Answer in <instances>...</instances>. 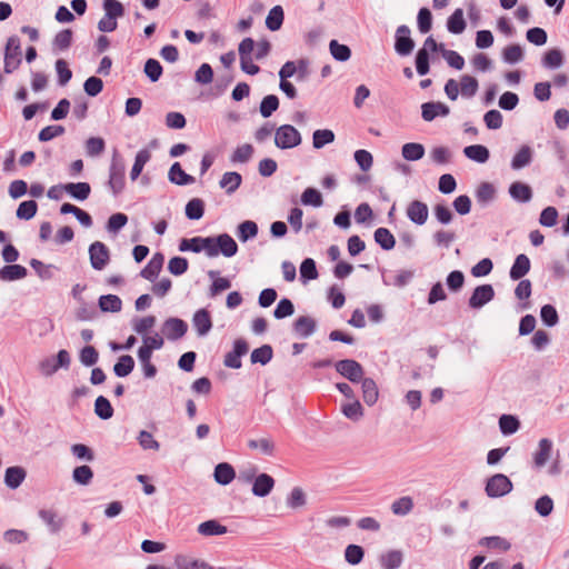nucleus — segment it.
<instances>
[{"instance_id": "obj_13", "label": "nucleus", "mask_w": 569, "mask_h": 569, "mask_svg": "<svg viewBox=\"0 0 569 569\" xmlns=\"http://www.w3.org/2000/svg\"><path fill=\"white\" fill-rule=\"evenodd\" d=\"M428 207L419 200L411 201L407 207V217L416 224L422 226L428 219Z\"/></svg>"}, {"instance_id": "obj_1", "label": "nucleus", "mask_w": 569, "mask_h": 569, "mask_svg": "<svg viewBox=\"0 0 569 569\" xmlns=\"http://www.w3.org/2000/svg\"><path fill=\"white\" fill-rule=\"evenodd\" d=\"M107 186L114 197L119 196L126 187V163L117 151L110 161Z\"/></svg>"}, {"instance_id": "obj_37", "label": "nucleus", "mask_w": 569, "mask_h": 569, "mask_svg": "<svg viewBox=\"0 0 569 569\" xmlns=\"http://www.w3.org/2000/svg\"><path fill=\"white\" fill-rule=\"evenodd\" d=\"M379 561L383 569H397L402 563V552L389 550L380 556Z\"/></svg>"}, {"instance_id": "obj_21", "label": "nucleus", "mask_w": 569, "mask_h": 569, "mask_svg": "<svg viewBox=\"0 0 569 569\" xmlns=\"http://www.w3.org/2000/svg\"><path fill=\"white\" fill-rule=\"evenodd\" d=\"M317 322L309 316H301L293 323L295 332L301 338H308L316 331Z\"/></svg>"}, {"instance_id": "obj_50", "label": "nucleus", "mask_w": 569, "mask_h": 569, "mask_svg": "<svg viewBox=\"0 0 569 569\" xmlns=\"http://www.w3.org/2000/svg\"><path fill=\"white\" fill-rule=\"evenodd\" d=\"M30 266L36 271V273L39 276L42 280H50L54 276V270H57V267L53 264H46L42 261L38 259H31Z\"/></svg>"}, {"instance_id": "obj_15", "label": "nucleus", "mask_w": 569, "mask_h": 569, "mask_svg": "<svg viewBox=\"0 0 569 569\" xmlns=\"http://www.w3.org/2000/svg\"><path fill=\"white\" fill-rule=\"evenodd\" d=\"M274 487V479L268 473L258 475L252 482V493L256 497H267Z\"/></svg>"}, {"instance_id": "obj_10", "label": "nucleus", "mask_w": 569, "mask_h": 569, "mask_svg": "<svg viewBox=\"0 0 569 569\" xmlns=\"http://www.w3.org/2000/svg\"><path fill=\"white\" fill-rule=\"evenodd\" d=\"M248 350L249 347L244 339H236L233 342V349L224 356L223 365L232 369L241 368V357L244 356Z\"/></svg>"}, {"instance_id": "obj_19", "label": "nucleus", "mask_w": 569, "mask_h": 569, "mask_svg": "<svg viewBox=\"0 0 569 569\" xmlns=\"http://www.w3.org/2000/svg\"><path fill=\"white\" fill-rule=\"evenodd\" d=\"M510 197L521 203H527L532 199V189L529 184L516 181L509 187Z\"/></svg>"}, {"instance_id": "obj_40", "label": "nucleus", "mask_w": 569, "mask_h": 569, "mask_svg": "<svg viewBox=\"0 0 569 569\" xmlns=\"http://www.w3.org/2000/svg\"><path fill=\"white\" fill-rule=\"evenodd\" d=\"M375 241L383 249L391 250L396 246V239L393 234L383 227L378 228L375 233Z\"/></svg>"}, {"instance_id": "obj_60", "label": "nucleus", "mask_w": 569, "mask_h": 569, "mask_svg": "<svg viewBox=\"0 0 569 569\" xmlns=\"http://www.w3.org/2000/svg\"><path fill=\"white\" fill-rule=\"evenodd\" d=\"M502 59L505 62L513 64L523 59V51L519 44H510L502 51Z\"/></svg>"}, {"instance_id": "obj_3", "label": "nucleus", "mask_w": 569, "mask_h": 569, "mask_svg": "<svg viewBox=\"0 0 569 569\" xmlns=\"http://www.w3.org/2000/svg\"><path fill=\"white\" fill-rule=\"evenodd\" d=\"M302 141L300 132L291 124H282L274 131V144L279 149H292Z\"/></svg>"}, {"instance_id": "obj_32", "label": "nucleus", "mask_w": 569, "mask_h": 569, "mask_svg": "<svg viewBox=\"0 0 569 569\" xmlns=\"http://www.w3.org/2000/svg\"><path fill=\"white\" fill-rule=\"evenodd\" d=\"M26 471L21 467H9L4 473V482L7 487L17 489L24 480Z\"/></svg>"}, {"instance_id": "obj_43", "label": "nucleus", "mask_w": 569, "mask_h": 569, "mask_svg": "<svg viewBox=\"0 0 569 569\" xmlns=\"http://www.w3.org/2000/svg\"><path fill=\"white\" fill-rule=\"evenodd\" d=\"M99 308L103 312H119L122 309V301L116 295H104L99 298Z\"/></svg>"}, {"instance_id": "obj_8", "label": "nucleus", "mask_w": 569, "mask_h": 569, "mask_svg": "<svg viewBox=\"0 0 569 569\" xmlns=\"http://www.w3.org/2000/svg\"><path fill=\"white\" fill-rule=\"evenodd\" d=\"M188 331V325L180 318H168L162 325V333L170 341L181 339Z\"/></svg>"}, {"instance_id": "obj_41", "label": "nucleus", "mask_w": 569, "mask_h": 569, "mask_svg": "<svg viewBox=\"0 0 569 569\" xmlns=\"http://www.w3.org/2000/svg\"><path fill=\"white\" fill-rule=\"evenodd\" d=\"M401 154L408 161H417L425 156V147L418 142H408L402 146Z\"/></svg>"}, {"instance_id": "obj_55", "label": "nucleus", "mask_w": 569, "mask_h": 569, "mask_svg": "<svg viewBox=\"0 0 569 569\" xmlns=\"http://www.w3.org/2000/svg\"><path fill=\"white\" fill-rule=\"evenodd\" d=\"M248 447L252 450H259L266 456H272L274 452V442L270 438L250 439Z\"/></svg>"}, {"instance_id": "obj_7", "label": "nucleus", "mask_w": 569, "mask_h": 569, "mask_svg": "<svg viewBox=\"0 0 569 569\" xmlns=\"http://www.w3.org/2000/svg\"><path fill=\"white\" fill-rule=\"evenodd\" d=\"M337 372L351 382H359L363 378L362 366L352 359L339 360L335 363Z\"/></svg>"}, {"instance_id": "obj_38", "label": "nucleus", "mask_w": 569, "mask_h": 569, "mask_svg": "<svg viewBox=\"0 0 569 569\" xmlns=\"http://www.w3.org/2000/svg\"><path fill=\"white\" fill-rule=\"evenodd\" d=\"M565 62L563 53L560 49L548 50L542 58V66L547 69L560 68Z\"/></svg>"}, {"instance_id": "obj_33", "label": "nucleus", "mask_w": 569, "mask_h": 569, "mask_svg": "<svg viewBox=\"0 0 569 569\" xmlns=\"http://www.w3.org/2000/svg\"><path fill=\"white\" fill-rule=\"evenodd\" d=\"M447 29L453 34H460L466 29L462 9H456L447 20Z\"/></svg>"}, {"instance_id": "obj_36", "label": "nucleus", "mask_w": 569, "mask_h": 569, "mask_svg": "<svg viewBox=\"0 0 569 569\" xmlns=\"http://www.w3.org/2000/svg\"><path fill=\"white\" fill-rule=\"evenodd\" d=\"M460 93L463 98L470 99L475 97V94L478 91L479 83L478 80L475 77H471L469 74H463L460 78Z\"/></svg>"}, {"instance_id": "obj_17", "label": "nucleus", "mask_w": 569, "mask_h": 569, "mask_svg": "<svg viewBox=\"0 0 569 569\" xmlns=\"http://www.w3.org/2000/svg\"><path fill=\"white\" fill-rule=\"evenodd\" d=\"M208 249H210L209 237H193L190 239L184 238L179 243L180 251H192L196 253L204 251L208 256Z\"/></svg>"}, {"instance_id": "obj_61", "label": "nucleus", "mask_w": 569, "mask_h": 569, "mask_svg": "<svg viewBox=\"0 0 569 569\" xmlns=\"http://www.w3.org/2000/svg\"><path fill=\"white\" fill-rule=\"evenodd\" d=\"M365 557L363 548L358 545H348L345 549V559L348 563L359 565Z\"/></svg>"}, {"instance_id": "obj_47", "label": "nucleus", "mask_w": 569, "mask_h": 569, "mask_svg": "<svg viewBox=\"0 0 569 569\" xmlns=\"http://www.w3.org/2000/svg\"><path fill=\"white\" fill-rule=\"evenodd\" d=\"M273 350L270 345H263L251 352L250 360L252 363H261L262 366L271 361Z\"/></svg>"}, {"instance_id": "obj_28", "label": "nucleus", "mask_w": 569, "mask_h": 569, "mask_svg": "<svg viewBox=\"0 0 569 569\" xmlns=\"http://www.w3.org/2000/svg\"><path fill=\"white\" fill-rule=\"evenodd\" d=\"M465 156L478 163H485L488 161L490 153L487 147L482 144H471L463 149Z\"/></svg>"}, {"instance_id": "obj_29", "label": "nucleus", "mask_w": 569, "mask_h": 569, "mask_svg": "<svg viewBox=\"0 0 569 569\" xmlns=\"http://www.w3.org/2000/svg\"><path fill=\"white\" fill-rule=\"evenodd\" d=\"M362 398L368 406H373L379 396L377 383L371 378L361 379Z\"/></svg>"}, {"instance_id": "obj_4", "label": "nucleus", "mask_w": 569, "mask_h": 569, "mask_svg": "<svg viewBox=\"0 0 569 569\" xmlns=\"http://www.w3.org/2000/svg\"><path fill=\"white\" fill-rule=\"evenodd\" d=\"M71 358L67 350H60L56 357H49L39 362L40 372L50 377L54 375L60 368L68 369L70 367Z\"/></svg>"}, {"instance_id": "obj_56", "label": "nucleus", "mask_w": 569, "mask_h": 569, "mask_svg": "<svg viewBox=\"0 0 569 569\" xmlns=\"http://www.w3.org/2000/svg\"><path fill=\"white\" fill-rule=\"evenodd\" d=\"M92 478L93 471L87 465L76 467L72 471V479L78 485L87 486L91 482Z\"/></svg>"}, {"instance_id": "obj_51", "label": "nucleus", "mask_w": 569, "mask_h": 569, "mask_svg": "<svg viewBox=\"0 0 569 569\" xmlns=\"http://www.w3.org/2000/svg\"><path fill=\"white\" fill-rule=\"evenodd\" d=\"M219 272L210 270L208 272L209 278L213 279L212 284L210 287V296L214 297L221 291H224L231 287V282L229 279L223 277H218Z\"/></svg>"}, {"instance_id": "obj_23", "label": "nucleus", "mask_w": 569, "mask_h": 569, "mask_svg": "<svg viewBox=\"0 0 569 569\" xmlns=\"http://www.w3.org/2000/svg\"><path fill=\"white\" fill-rule=\"evenodd\" d=\"M213 477L216 482L222 486H227L234 479L236 471L230 463L220 462L214 468Z\"/></svg>"}, {"instance_id": "obj_34", "label": "nucleus", "mask_w": 569, "mask_h": 569, "mask_svg": "<svg viewBox=\"0 0 569 569\" xmlns=\"http://www.w3.org/2000/svg\"><path fill=\"white\" fill-rule=\"evenodd\" d=\"M496 198V189L490 182H481L476 190V199L481 206H487Z\"/></svg>"}, {"instance_id": "obj_42", "label": "nucleus", "mask_w": 569, "mask_h": 569, "mask_svg": "<svg viewBox=\"0 0 569 569\" xmlns=\"http://www.w3.org/2000/svg\"><path fill=\"white\" fill-rule=\"evenodd\" d=\"M391 512L396 516H407L413 509V500L409 496H403L399 499H396L390 506Z\"/></svg>"}, {"instance_id": "obj_53", "label": "nucleus", "mask_w": 569, "mask_h": 569, "mask_svg": "<svg viewBox=\"0 0 569 569\" xmlns=\"http://www.w3.org/2000/svg\"><path fill=\"white\" fill-rule=\"evenodd\" d=\"M198 532L202 536H220L227 532V528L216 520L201 522Z\"/></svg>"}, {"instance_id": "obj_59", "label": "nucleus", "mask_w": 569, "mask_h": 569, "mask_svg": "<svg viewBox=\"0 0 569 569\" xmlns=\"http://www.w3.org/2000/svg\"><path fill=\"white\" fill-rule=\"evenodd\" d=\"M258 234V226L254 221L247 220L238 226V237L242 242L254 238Z\"/></svg>"}, {"instance_id": "obj_44", "label": "nucleus", "mask_w": 569, "mask_h": 569, "mask_svg": "<svg viewBox=\"0 0 569 569\" xmlns=\"http://www.w3.org/2000/svg\"><path fill=\"white\" fill-rule=\"evenodd\" d=\"M134 368V360L131 356L124 355L121 356L117 363L113 366V372L117 377H127L129 376Z\"/></svg>"}, {"instance_id": "obj_54", "label": "nucleus", "mask_w": 569, "mask_h": 569, "mask_svg": "<svg viewBox=\"0 0 569 569\" xmlns=\"http://www.w3.org/2000/svg\"><path fill=\"white\" fill-rule=\"evenodd\" d=\"M204 213V202L199 198L191 199L186 204V216L190 220H199Z\"/></svg>"}, {"instance_id": "obj_16", "label": "nucleus", "mask_w": 569, "mask_h": 569, "mask_svg": "<svg viewBox=\"0 0 569 569\" xmlns=\"http://www.w3.org/2000/svg\"><path fill=\"white\" fill-rule=\"evenodd\" d=\"M450 112L449 107L442 102H426L421 106V117L425 121H432L437 117H447Z\"/></svg>"}, {"instance_id": "obj_27", "label": "nucleus", "mask_w": 569, "mask_h": 569, "mask_svg": "<svg viewBox=\"0 0 569 569\" xmlns=\"http://www.w3.org/2000/svg\"><path fill=\"white\" fill-rule=\"evenodd\" d=\"M27 269L21 264L10 263L0 269V280L14 281L23 279L27 276Z\"/></svg>"}, {"instance_id": "obj_35", "label": "nucleus", "mask_w": 569, "mask_h": 569, "mask_svg": "<svg viewBox=\"0 0 569 569\" xmlns=\"http://www.w3.org/2000/svg\"><path fill=\"white\" fill-rule=\"evenodd\" d=\"M532 160V150L529 146H522L518 152L513 156L511 160V168L513 170H519L528 164H530Z\"/></svg>"}, {"instance_id": "obj_11", "label": "nucleus", "mask_w": 569, "mask_h": 569, "mask_svg": "<svg viewBox=\"0 0 569 569\" xmlns=\"http://www.w3.org/2000/svg\"><path fill=\"white\" fill-rule=\"evenodd\" d=\"M495 298V289L491 284H481L475 288L468 305L471 309H480Z\"/></svg>"}, {"instance_id": "obj_58", "label": "nucleus", "mask_w": 569, "mask_h": 569, "mask_svg": "<svg viewBox=\"0 0 569 569\" xmlns=\"http://www.w3.org/2000/svg\"><path fill=\"white\" fill-rule=\"evenodd\" d=\"M331 56L337 61H347L351 56V50L348 46L339 43L337 40H331L329 43Z\"/></svg>"}, {"instance_id": "obj_48", "label": "nucleus", "mask_w": 569, "mask_h": 569, "mask_svg": "<svg viewBox=\"0 0 569 569\" xmlns=\"http://www.w3.org/2000/svg\"><path fill=\"white\" fill-rule=\"evenodd\" d=\"M253 147L250 143H243L236 148L230 157L232 163H247L253 154Z\"/></svg>"}, {"instance_id": "obj_46", "label": "nucleus", "mask_w": 569, "mask_h": 569, "mask_svg": "<svg viewBox=\"0 0 569 569\" xmlns=\"http://www.w3.org/2000/svg\"><path fill=\"white\" fill-rule=\"evenodd\" d=\"M283 9L280 6H274L266 18V26L270 31H277L281 28L283 22Z\"/></svg>"}, {"instance_id": "obj_5", "label": "nucleus", "mask_w": 569, "mask_h": 569, "mask_svg": "<svg viewBox=\"0 0 569 569\" xmlns=\"http://www.w3.org/2000/svg\"><path fill=\"white\" fill-rule=\"evenodd\" d=\"M21 63V47L17 36L8 39L4 52V72L12 73Z\"/></svg>"}, {"instance_id": "obj_45", "label": "nucleus", "mask_w": 569, "mask_h": 569, "mask_svg": "<svg viewBox=\"0 0 569 569\" xmlns=\"http://www.w3.org/2000/svg\"><path fill=\"white\" fill-rule=\"evenodd\" d=\"M499 428L502 435L510 436L516 433L520 428V422L517 417L511 415H502L499 418Z\"/></svg>"}, {"instance_id": "obj_24", "label": "nucleus", "mask_w": 569, "mask_h": 569, "mask_svg": "<svg viewBox=\"0 0 569 569\" xmlns=\"http://www.w3.org/2000/svg\"><path fill=\"white\" fill-rule=\"evenodd\" d=\"M529 270L530 260L526 254L521 253L516 257L509 274L512 280H520L529 272Z\"/></svg>"}, {"instance_id": "obj_49", "label": "nucleus", "mask_w": 569, "mask_h": 569, "mask_svg": "<svg viewBox=\"0 0 569 569\" xmlns=\"http://www.w3.org/2000/svg\"><path fill=\"white\" fill-rule=\"evenodd\" d=\"M333 141L335 133L330 129H318L312 134V146L315 149H321Z\"/></svg>"}, {"instance_id": "obj_14", "label": "nucleus", "mask_w": 569, "mask_h": 569, "mask_svg": "<svg viewBox=\"0 0 569 569\" xmlns=\"http://www.w3.org/2000/svg\"><path fill=\"white\" fill-rule=\"evenodd\" d=\"M192 326L199 337H204L212 328L211 316L208 310L199 309L192 317Z\"/></svg>"}, {"instance_id": "obj_30", "label": "nucleus", "mask_w": 569, "mask_h": 569, "mask_svg": "<svg viewBox=\"0 0 569 569\" xmlns=\"http://www.w3.org/2000/svg\"><path fill=\"white\" fill-rule=\"evenodd\" d=\"M174 563L178 569H213L203 560L193 559L183 555L176 556Z\"/></svg>"}, {"instance_id": "obj_57", "label": "nucleus", "mask_w": 569, "mask_h": 569, "mask_svg": "<svg viewBox=\"0 0 569 569\" xmlns=\"http://www.w3.org/2000/svg\"><path fill=\"white\" fill-rule=\"evenodd\" d=\"M279 108V99L274 94H268L266 96L259 107L260 114L263 118H269L272 116L274 111Z\"/></svg>"}, {"instance_id": "obj_63", "label": "nucleus", "mask_w": 569, "mask_h": 569, "mask_svg": "<svg viewBox=\"0 0 569 569\" xmlns=\"http://www.w3.org/2000/svg\"><path fill=\"white\" fill-rule=\"evenodd\" d=\"M553 500L548 495L541 496L535 502V510L541 517H548L553 511Z\"/></svg>"}, {"instance_id": "obj_6", "label": "nucleus", "mask_w": 569, "mask_h": 569, "mask_svg": "<svg viewBox=\"0 0 569 569\" xmlns=\"http://www.w3.org/2000/svg\"><path fill=\"white\" fill-rule=\"evenodd\" d=\"M512 482L502 473H496L487 480L485 491L490 498H500L512 490Z\"/></svg>"}, {"instance_id": "obj_22", "label": "nucleus", "mask_w": 569, "mask_h": 569, "mask_svg": "<svg viewBox=\"0 0 569 569\" xmlns=\"http://www.w3.org/2000/svg\"><path fill=\"white\" fill-rule=\"evenodd\" d=\"M552 451V441L548 438L539 440L538 450L533 455V462L536 467L541 468L549 460Z\"/></svg>"}, {"instance_id": "obj_52", "label": "nucleus", "mask_w": 569, "mask_h": 569, "mask_svg": "<svg viewBox=\"0 0 569 569\" xmlns=\"http://www.w3.org/2000/svg\"><path fill=\"white\" fill-rule=\"evenodd\" d=\"M94 413L102 420H108L113 416V408L106 397L99 396L96 399Z\"/></svg>"}, {"instance_id": "obj_64", "label": "nucleus", "mask_w": 569, "mask_h": 569, "mask_svg": "<svg viewBox=\"0 0 569 569\" xmlns=\"http://www.w3.org/2000/svg\"><path fill=\"white\" fill-rule=\"evenodd\" d=\"M38 210V204L34 200L23 201L17 209V217L23 220L32 219Z\"/></svg>"}, {"instance_id": "obj_26", "label": "nucleus", "mask_w": 569, "mask_h": 569, "mask_svg": "<svg viewBox=\"0 0 569 569\" xmlns=\"http://www.w3.org/2000/svg\"><path fill=\"white\" fill-rule=\"evenodd\" d=\"M63 188L66 192L79 201L88 199L91 192V187L88 182H70L63 184Z\"/></svg>"}, {"instance_id": "obj_9", "label": "nucleus", "mask_w": 569, "mask_h": 569, "mask_svg": "<svg viewBox=\"0 0 569 569\" xmlns=\"http://www.w3.org/2000/svg\"><path fill=\"white\" fill-rule=\"evenodd\" d=\"M89 257L91 267L94 270H102L110 260L109 249L104 243L96 241L89 247Z\"/></svg>"}, {"instance_id": "obj_2", "label": "nucleus", "mask_w": 569, "mask_h": 569, "mask_svg": "<svg viewBox=\"0 0 569 569\" xmlns=\"http://www.w3.org/2000/svg\"><path fill=\"white\" fill-rule=\"evenodd\" d=\"M210 249H208V257L213 258L222 254L226 258H231L238 252V244L234 239L228 233H221L217 237H209Z\"/></svg>"}, {"instance_id": "obj_39", "label": "nucleus", "mask_w": 569, "mask_h": 569, "mask_svg": "<svg viewBox=\"0 0 569 569\" xmlns=\"http://www.w3.org/2000/svg\"><path fill=\"white\" fill-rule=\"evenodd\" d=\"M151 159V152L148 149H141L138 151L134 158V163L130 171L131 180H136L142 172L146 163Z\"/></svg>"}, {"instance_id": "obj_20", "label": "nucleus", "mask_w": 569, "mask_h": 569, "mask_svg": "<svg viewBox=\"0 0 569 569\" xmlns=\"http://www.w3.org/2000/svg\"><path fill=\"white\" fill-rule=\"evenodd\" d=\"M38 516L47 525L51 533L59 532L64 525L63 519L59 518L54 510L40 509Z\"/></svg>"}, {"instance_id": "obj_12", "label": "nucleus", "mask_w": 569, "mask_h": 569, "mask_svg": "<svg viewBox=\"0 0 569 569\" xmlns=\"http://www.w3.org/2000/svg\"><path fill=\"white\" fill-rule=\"evenodd\" d=\"M415 42L410 38V29L406 26H399L396 31L395 49L400 56H408L412 52Z\"/></svg>"}, {"instance_id": "obj_62", "label": "nucleus", "mask_w": 569, "mask_h": 569, "mask_svg": "<svg viewBox=\"0 0 569 569\" xmlns=\"http://www.w3.org/2000/svg\"><path fill=\"white\" fill-rule=\"evenodd\" d=\"M301 202L305 206L321 207L323 203L321 193L315 188H307L301 194Z\"/></svg>"}, {"instance_id": "obj_25", "label": "nucleus", "mask_w": 569, "mask_h": 569, "mask_svg": "<svg viewBox=\"0 0 569 569\" xmlns=\"http://www.w3.org/2000/svg\"><path fill=\"white\" fill-rule=\"evenodd\" d=\"M169 181L177 186H187L194 182V178L186 173L179 162H174L168 173Z\"/></svg>"}, {"instance_id": "obj_31", "label": "nucleus", "mask_w": 569, "mask_h": 569, "mask_svg": "<svg viewBox=\"0 0 569 569\" xmlns=\"http://www.w3.org/2000/svg\"><path fill=\"white\" fill-rule=\"evenodd\" d=\"M242 177L240 173L230 171L222 174L219 186L224 189L227 193H233L241 184Z\"/></svg>"}, {"instance_id": "obj_18", "label": "nucleus", "mask_w": 569, "mask_h": 569, "mask_svg": "<svg viewBox=\"0 0 569 569\" xmlns=\"http://www.w3.org/2000/svg\"><path fill=\"white\" fill-rule=\"evenodd\" d=\"M164 262V257L162 253L157 252L152 256V258L149 260L147 266L141 270L140 276L143 279H147L149 281H153L158 274L160 273Z\"/></svg>"}]
</instances>
